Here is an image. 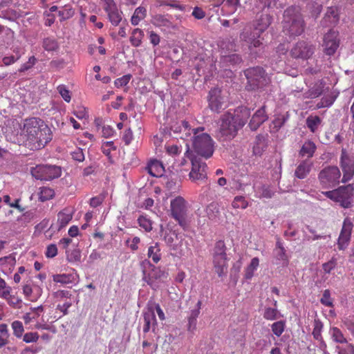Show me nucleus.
Here are the masks:
<instances>
[{
	"label": "nucleus",
	"mask_w": 354,
	"mask_h": 354,
	"mask_svg": "<svg viewBox=\"0 0 354 354\" xmlns=\"http://www.w3.org/2000/svg\"><path fill=\"white\" fill-rule=\"evenodd\" d=\"M146 16L147 9L143 6L138 7L135 10L131 18V22L132 25L137 26L141 20L144 19L146 17Z\"/></svg>",
	"instance_id": "39"
},
{
	"label": "nucleus",
	"mask_w": 354,
	"mask_h": 354,
	"mask_svg": "<svg viewBox=\"0 0 354 354\" xmlns=\"http://www.w3.org/2000/svg\"><path fill=\"white\" fill-rule=\"evenodd\" d=\"M339 46V39L338 32L333 30H330L324 36V52L328 55H333Z\"/></svg>",
	"instance_id": "14"
},
{
	"label": "nucleus",
	"mask_w": 354,
	"mask_h": 354,
	"mask_svg": "<svg viewBox=\"0 0 354 354\" xmlns=\"http://www.w3.org/2000/svg\"><path fill=\"white\" fill-rule=\"evenodd\" d=\"M321 100L316 104L317 109L328 108L331 106L337 98L339 93L336 89H330L328 87L322 93Z\"/></svg>",
	"instance_id": "19"
},
{
	"label": "nucleus",
	"mask_w": 354,
	"mask_h": 354,
	"mask_svg": "<svg viewBox=\"0 0 354 354\" xmlns=\"http://www.w3.org/2000/svg\"><path fill=\"white\" fill-rule=\"evenodd\" d=\"M250 116V110L245 106H239L233 113L229 111L223 115L216 133L218 139L221 141L233 139L239 129L245 125Z\"/></svg>",
	"instance_id": "2"
},
{
	"label": "nucleus",
	"mask_w": 354,
	"mask_h": 354,
	"mask_svg": "<svg viewBox=\"0 0 354 354\" xmlns=\"http://www.w3.org/2000/svg\"><path fill=\"white\" fill-rule=\"evenodd\" d=\"M348 189L350 191H353L354 190V185L349 184L346 186L340 187L338 189H335V190L325 192L323 194L328 198L337 202L338 200H340V198H339L340 194H342V193H343L344 191H348Z\"/></svg>",
	"instance_id": "31"
},
{
	"label": "nucleus",
	"mask_w": 354,
	"mask_h": 354,
	"mask_svg": "<svg viewBox=\"0 0 354 354\" xmlns=\"http://www.w3.org/2000/svg\"><path fill=\"white\" fill-rule=\"evenodd\" d=\"M165 275V272L159 268L153 269L147 276L144 277V280L154 290L158 288L156 280Z\"/></svg>",
	"instance_id": "27"
},
{
	"label": "nucleus",
	"mask_w": 354,
	"mask_h": 354,
	"mask_svg": "<svg viewBox=\"0 0 354 354\" xmlns=\"http://www.w3.org/2000/svg\"><path fill=\"white\" fill-rule=\"evenodd\" d=\"M282 28L283 32L290 37L299 36L304 32L305 22L298 7L290 6L285 10Z\"/></svg>",
	"instance_id": "3"
},
{
	"label": "nucleus",
	"mask_w": 354,
	"mask_h": 354,
	"mask_svg": "<svg viewBox=\"0 0 354 354\" xmlns=\"http://www.w3.org/2000/svg\"><path fill=\"white\" fill-rule=\"evenodd\" d=\"M325 88V82L323 80H318L309 86L308 90L304 93L306 98H316L320 96Z\"/></svg>",
	"instance_id": "22"
},
{
	"label": "nucleus",
	"mask_w": 354,
	"mask_h": 354,
	"mask_svg": "<svg viewBox=\"0 0 354 354\" xmlns=\"http://www.w3.org/2000/svg\"><path fill=\"white\" fill-rule=\"evenodd\" d=\"M36 60L37 59L34 56H31L26 63H24L21 66V68H19V71L25 72L28 71L35 64Z\"/></svg>",
	"instance_id": "63"
},
{
	"label": "nucleus",
	"mask_w": 354,
	"mask_h": 354,
	"mask_svg": "<svg viewBox=\"0 0 354 354\" xmlns=\"http://www.w3.org/2000/svg\"><path fill=\"white\" fill-rule=\"evenodd\" d=\"M22 131L26 138L25 145L32 150L44 147L52 140L50 129L37 118L26 120Z\"/></svg>",
	"instance_id": "1"
},
{
	"label": "nucleus",
	"mask_w": 354,
	"mask_h": 354,
	"mask_svg": "<svg viewBox=\"0 0 354 354\" xmlns=\"http://www.w3.org/2000/svg\"><path fill=\"white\" fill-rule=\"evenodd\" d=\"M338 354H354V346L348 344L346 347L337 346Z\"/></svg>",
	"instance_id": "64"
},
{
	"label": "nucleus",
	"mask_w": 354,
	"mask_h": 354,
	"mask_svg": "<svg viewBox=\"0 0 354 354\" xmlns=\"http://www.w3.org/2000/svg\"><path fill=\"white\" fill-rule=\"evenodd\" d=\"M353 191H344L339 196L340 200H338L337 202L340 203L341 205L344 208H348L351 205V199L352 196Z\"/></svg>",
	"instance_id": "49"
},
{
	"label": "nucleus",
	"mask_w": 354,
	"mask_h": 354,
	"mask_svg": "<svg viewBox=\"0 0 354 354\" xmlns=\"http://www.w3.org/2000/svg\"><path fill=\"white\" fill-rule=\"evenodd\" d=\"M313 167V162L309 160H305L301 161L297 165L295 175L299 179L305 178L310 173Z\"/></svg>",
	"instance_id": "25"
},
{
	"label": "nucleus",
	"mask_w": 354,
	"mask_h": 354,
	"mask_svg": "<svg viewBox=\"0 0 354 354\" xmlns=\"http://www.w3.org/2000/svg\"><path fill=\"white\" fill-rule=\"evenodd\" d=\"M259 265V259L257 257L252 259L250 263L245 270V278L246 279H250L254 276V272L257 270Z\"/></svg>",
	"instance_id": "44"
},
{
	"label": "nucleus",
	"mask_w": 354,
	"mask_h": 354,
	"mask_svg": "<svg viewBox=\"0 0 354 354\" xmlns=\"http://www.w3.org/2000/svg\"><path fill=\"white\" fill-rule=\"evenodd\" d=\"M263 317L267 320H275L281 317V314L276 308H265Z\"/></svg>",
	"instance_id": "47"
},
{
	"label": "nucleus",
	"mask_w": 354,
	"mask_h": 354,
	"mask_svg": "<svg viewBox=\"0 0 354 354\" xmlns=\"http://www.w3.org/2000/svg\"><path fill=\"white\" fill-rule=\"evenodd\" d=\"M31 174L37 180H51L59 178L62 171L59 167L55 165H40L32 168Z\"/></svg>",
	"instance_id": "9"
},
{
	"label": "nucleus",
	"mask_w": 354,
	"mask_h": 354,
	"mask_svg": "<svg viewBox=\"0 0 354 354\" xmlns=\"http://www.w3.org/2000/svg\"><path fill=\"white\" fill-rule=\"evenodd\" d=\"M131 75H126L116 79L114 82V84L117 88H120L126 86L131 79Z\"/></svg>",
	"instance_id": "62"
},
{
	"label": "nucleus",
	"mask_w": 354,
	"mask_h": 354,
	"mask_svg": "<svg viewBox=\"0 0 354 354\" xmlns=\"http://www.w3.org/2000/svg\"><path fill=\"white\" fill-rule=\"evenodd\" d=\"M187 151L185 154L189 157L192 162V169L189 174V178L196 182L197 180H202L207 178V165L203 162L200 157L192 154L189 151L190 146L188 143H186Z\"/></svg>",
	"instance_id": "8"
},
{
	"label": "nucleus",
	"mask_w": 354,
	"mask_h": 354,
	"mask_svg": "<svg viewBox=\"0 0 354 354\" xmlns=\"http://www.w3.org/2000/svg\"><path fill=\"white\" fill-rule=\"evenodd\" d=\"M74 211L71 207L64 208L57 214V223L59 229L64 227L67 225L73 218Z\"/></svg>",
	"instance_id": "26"
},
{
	"label": "nucleus",
	"mask_w": 354,
	"mask_h": 354,
	"mask_svg": "<svg viewBox=\"0 0 354 354\" xmlns=\"http://www.w3.org/2000/svg\"><path fill=\"white\" fill-rule=\"evenodd\" d=\"M14 335L17 337H21L24 333V326L21 322L15 321L12 324Z\"/></svg>",
	"instance_id": "59"
},
{
	"label": "nucleus",
	"mask_w": 354,
	"mask_h": 354,
	"mask_svg": "<svg viewBox=\"0 0 354 354\" xmlns=\"http://www.w3.org/2000/svg\"><path fill=\"white\" fill-rule=\"evenodd\" d=\"M147 256L151 258L153 263H157L161 259V253L160 245L158 243H154L148 248Z\"/></svg>",
	"instance_id": "37"
},
{
	"label": "nucleus",
	"mask_w": 354,
	"mask_h": 354,
	"mask_svg": "<svg viewBox=\"0 0 354 354\" xmlns=\"http://www.w3.org/2000/svg\"><path fill=\"white\" fill-rule=\"evenodd\" d=\"M57 91L62 98L66 102H70L71 100V92L68 89H67L65 85H59L57 86Z\"/></svg>",
	"instance_id": "58"
},
{
	"label": "nucleus",
	"mask_w": 354,
	"mask_h": 354,
	"mask_svg": "<svg viewBox=\"0 0 354 354\" xmlns=\"http://www.w3.org/2000/svg\"><path fill=\"white\" fill-rule=\"evenodd\" d=\"M248 206V202L243 196H236L234 198L232 202V207L234 209H244Z\"/></svg>",
	"instance_id": "46"
},
{
	"label": "nucleus",
	"mask_w": 354,
	"mask_h": 354,
	"mask_svg": "<svg viewBox=\"0 0 354 354\" xmlns=\"http://www.w3.org/2000/svg\"><path fill=\"white\" fill-rule=\"evenodd\" d=\"M43 310L44 308L42 306L31 308L30 312L26 313L23 316L25 324H30L32 320L37 319L40 316V313L43 312Z\"/></svg>",
	"instance_id": "38"
},
{
	"label": "nucleus",
	"mask_w": 354,
	"mask_h": 354,
	"mask_svg": "<svg viewBox=\"0 0 354 354\" xmlns=\"http://www.w3.org/2000/svg\"><path fill=\"white\" fill-rule=\"evenodd\" d=\"M148 172L154 177H160L165 171L162 164L158 160H151L147 166Z\"/></svg>",
	"instance_id": "32"
},
{
	"label": "nucleus",
	"mask_w": 354,
	"mask_h": 354,
	"mask_svg": "<svg viewBox=\"0 0 354 354\" xmlns=\"http://www.w3.org/2000/svg\"><path fill=\"white\" fill-rule=\"evenodd\" d=\"M256 192L260 198L262 197L269 198H271L273 195V192L267 185H262L258 187L256 190Z\"/></svg>",
	"instance_id": "53"
},
{
	"label": "nucleus",
	"mask_w": 354,
	"mask_h": 354,
	"mask_svg": "<svg viewBox=\"0 0 354 354\" xmlns=\"http://www.w3.org/2000/svg\"><path fill=\"white\" fill-rule=\"evenodd\" d=\"M333 339L337 343H346L347 340L344 337L342 331L337 327H333L330 330Z\"/></svg>",
	"instance_id": "48"
},
{
	"label": "nucleus",
	"mask_w": 354,
	"mask_h": 354,
	"mask_svg": "<svg viewBox=\"0 0 354 354\" xmlns=\"http://www.w3.org/2000/svg\"><path fill=\"white\" fill-rule=\"evenodd\" d=\"M286 119L284 117H279L272 121L270 126L271 131L273 132L277 131L285 123Z\"/></svg>",
	"instance_id": "61"
},
{
	"label": "nucleus",
	"mask_w": 354,
	"mask_h": 354,
	"mask_svg": "<svg viewBox=\"0 0 354 354\" xmlns=\"http://www.w3.org/2000/svg\"><path fill=\"white\" fill-rule=\"evenodd\" d=\"M74 14V11L69 6H66L63 9L59 10L58 15L60 17V20H65L71 17Z\"/></svg>",
	"instance_id": "57"
},
{
	"label": "nucleus",
	"mask_w": 354,
	"mask_h": 354,
	"mask_svg": "<svg viewBox=\"0 0 354 354\" xmlns=\"http://www.w3.org/2000/svg\"><path fill=\"white\" fill-rule=\"evenodd\" d=\"M268 118V116L266 113V106H263L252 115V119L249 123V127L251 130L255 131L260 127L261 124L266 121Z\"/></svg>",
	"instance_id": "20"
},
{
	"label": "nucleus",
	"mask_w": 354,
	"mask_h": 354,
	"mask_svg": "<svg viewBox=\"0 0 354 354\" xmlns=\"http://www.w3.org/2000/svg\"><path fill=\"white\" fill-rule=\"evenodd\" d=\"M205 216L209 220L217 222L220 218L219 206L216 203H211L205 209Z\"/></svg>",
	"instance_id": "30"
},
{
	"label": "nucleus",
	"mask_w": 354,
	"mask_h": 354,
	"mask_svg": "<svg viewBox=\"0 0 354 354\" xmlns=\"http://www.w3.org/2000/svg\"><path fill=\"white\" fill-rule=\"evenodd\" d=\"M321 122L322 120L317 115H309L306 119V125L313 133L317 131Z\"/></svg>",
	"instance_id": "45"
},
{
	"label": "nucleus",
	"mask_w": 354,
	"mask_h": 354,
	"mask_svg": "<svg viewBox=\"0 0 354 354\" xmlns=\"http://www.w3.org/2000/svg\"><path fill=\"white\" fill-rule=\"evenodd\" d=\"M272 17L268 14H262L257 21L252 24L254 29H257L263 33L270 25Z\"/></svg>",
	"instance_id": "29"
},
{
	"label": "nucleus",
	"mask_w": 354,
	"mask_h": 354,
	"mask_svg": "<svg viewBox=\"0 0 354 354\" xmlns=\"http://www.w3.org/2000/svg\"><path fill=\"white\" fill-rule=\"evenodd\" d=\"M353 223L350 218H346L343 222L342 228L338 238L337 245L339 250H344L348 245Z\"/></svg>",
	"instance_id": "16"
},
{
	"label": "nucleus",
	"mask_w": 354,
	"mask_h": 354,
	"mask_svg": "<svg viewBox=\"0 0 354 354\" xmlns=\"http://www.w3.org/2000/svg\"><path fill=\"white\" fill-rule=\"evenodd\" d=\"M165 241L167 245L173 249L177 246V235L174 232L166 233L164 237Z\"/></svg>",
	"instance_id": "52"
},
{
	"label": "nucleus",
	"mask_w": 354,
	"mask_h": 354,
	"mask_svg": "<svg viewBox=\"0 0 354 354\" xmlns=\"http://www.w3.org/2000/svg\"><path fill=\"white\" fill-rule=\"evenodd\" d=\"M353 223L350 218H346L343 222L342 228L338 238L337 245L339 250H344L348 245Z\"/></svg>",
	"instance_id": "15"
},
{
	"label": "nucleus",
	"mask_w": 354,
	"mask_h": 354,
	"mask_svg": "<svg viewBox=\"0 0 354 354\" xmlns=\"http://www.w3.org/2000/svg\"><path fill=\"white\" fill-rule=\"evenodd\" d=\"M339 21L338 10L335 7H330L328 8L324 18L323 19V24L324 26H334Z\"/></svg>",
	"instance_id": "28"
},
{
	"label": "nucleus",
	"mask_w": 354,
	"mask_h": 354,
	"mask_svg": "<svg viewBox=\"0 0 354 354\" xmlns=\"http://www.w3.org/2000/svg\"><path fill=\"white\" fill-rule=\"evenodd\" d=\"M245 74L248 82L257 87H263L270 82V77L261 67L249 68L245 71Z\"/></svg>",
	"instance_id": "11"
},
{
	"label": "nucleus",
	"mask_w": 354,
	"mask_h": 354,
	"mask_svg": "<svg viewBox=\"0 0 354 354\" xmlns=\"http://www.w3.org/2000/svg\"><path fill=\"white\" fill-rule=\"evenodd\" d=\"M320 302L322 304L327 307L333 306V301L330 297V292L329 290L326 289L323 292L322 297L320 299Z\"/></svg>",
	"instance_id": "55"
},
{
	"label": "nucleus",
	"mask_w": 354,
	"mask_h": 354,
	"mask_svg": "<svg viewBox=\"0 0 354 354\" xmlns=\"http://www.w3.org/2000/svg\"><path fill=\"white\" fill-rule=\"evenodd\" d=\"M323 325L322 322L319 321H315L314 324V328L313 331V335L315 339L317 340H321L322 339V329Z\"/></svg>",
	"instance_id": "60"
},
{
	"label": "nucleus",
	"mask_w": 354,
	"mask_h": 354,
	"mask_svg": "<svg viewBox=\"0 0 354 354\" xmlns=\"http://www.w3.org/2000/svg\"><path fill=\"white\" fill-rule=\"evenodd\" d=\"M227 248L223 241H218L212 250V263L215 272L219 277L225 276L227 272L228 261Z\"/></svg>",
	"instance_id": "5"
},
{
	"label": "nucleus",
	"mask_w": 354,
	"mask_h": 354,
	"mask_svg": "<svg viewBox=\"0 0 354 354\" xmlns=\"http://www.w3.org/2000/svg\"><path fill=\"white\" fill-rule=\"evenodd\" d=\"M340 165L343 171L342 182L346 183L354 175V158L348 156L344 149L342 150Z\"/></svg>",
	"instance_id": "12"
},
{
	"label": "nucleus",
	"mask_w": 354,
	"mask_h": 354,
	"mask_svg": "<svg viewBox=\"0 0 354 354\" xmlns=\"http://www.w3.org/2000/svg\"><path fill=\"white\" fill-rule=\"evenodd\" d=\"M189 123L186 121H180L174 122L171 126V130L174 134H179L180 138L187 140L193 134V130Z\"/></svg>",
	"instance_id": "17"
},
{
	"label": "nucleus",
	"mask_w": 354,
	"mask_h": 354,
	"mask_svg": "<svg viewBox=\"0 0 354 354\" xmlns=\"http://www.w3.org/2000/svg\"><path fill=\"white\" fill-rule=\"evenodd\" d=\"M143 37V31L140 28H136L132 31L130 42L133 46L138 47L141 45Z\"/></svg>",
	"instance_id": "43"
},
{
	"label": "nucleus",
	"mask_w": 354,
	"mask_h": 354,
	"mask_svg": "<svg viewBox=\"0 0 354 354\" xmlns=\"http://www.w3.org/2000/svg\"><path fill=\"white\" fill-rule=\"evenodd\" d=\"M12 288H7L6 291H3L1 293V297L6 299L8 304L13 308H20V304L22 302V300L15 296L11 295Z\"/></svg>",
	"instance_id": "34"
},
{
	"label": "nucleus",
	"mask_w": 354,
	"mask_h": 354,
	"mask_svg": "<svg viewBox=\"0 0 354 354\" xmlns=\"http://www.w3.org/2000/svg\"><path fill=\"white\" fill-rule=\"evenodd\" d=\"M54 196V191L49 187H41L39 192V198L41 201L44 202L50 199Z\"/></svg>",
	"instance_id": "51"
},
{
	"label": "nucleus",
	"mask_w": 354,
	"mask_h": 354,
	"mask_svg": "<svg viewBox=\"0 0 354 354\" xmlns=\"http://www.w3.org/2000/svg\"><path fill=\"white\" fill-rule=\"evenodd\" d=\"M203 127L196 128L192 135V148L196 156L209 158L214 153V141L210 136L203 133Z\"/></svg>",
	"instance_id": "4"
},
{
	"label": "nucleus",
	"mask_w": 354,
	"mask_h": 354,
	"mask_svg": "<svg viewBox=\"0 0 354 354\" xmlns=\"http://www.w3.org/2000/svg\"><path fill=\"white\" fill-rule=\"evenodd\" d=\"M144 317V326L143 332L148 333L151 327H154L156 325V319L154 313V310L152 308H149L143 313Z\"/></svg>",
	"instance_id": "24"
},
{
	"label": "nucleus",
	"mask_w": 354,
	"mask_h": 354,
	"mask_svg": "<svg viewBox=\"0 0 354 354\" xmlns=\"http://www.w3.org/2000/svg\"><path fill=\"white\" fill-rule=\"evenodd\" d=\"M77 273L72 274H62L53 275V281L56 283H72L77 281Z\"/></svg>",
	"instance_id": "35"
},
{
	"label": "nucleus",
	"mask_w": 354,
	"mask_h": 354,
	"mask_svg": "<svg viewBox=\"0 0 354 354\" xmlns=\"http://www.w3.org/2000/svg\"><path fill=\"white\" fill-rule=\"evenodd\" d=\"M138 222L140 227L146 232H150L152 230V222L150 219L144 216H140L138 218Z\"/></svg>",
	"instance_id": "54"
},
{
	"label": "nucleus",
	"mask_w": 354,
	"mask_h": 354,
	"mask_svg": "<svg viewBox=\"0 0 354 354\" xmlns=\"http://www.w3.org/2000/svg\"><path fill=\"white\" fill-rule=\"evenodd\" d=\"M188 205L182 196H177L170 201V213L178 224L183 227L187 226Z\"/></svg>",
	"instance_id": "7"
},
{
	"label": "nucleus",
	"mask_w": 354,
	"mask_h": 354,
	"mask_svg": "<svg viewBox=\"0 0 354 354\" xmlns=\"http://www.w3.org/2000/svg\"><path fill=\"white\" fill-rule=\"evenodd\" d=\"M267 147L266 138L264 136L259 135L253 147V153L256 156H260Z\"/></svg>",
	"instance_id": "36"
},
{
	"label": "nucleus",
	"mask_w": 354,
	"mask_h": 354,
	"mask_svg": "<svg viewBox=\"0 0 354 354\" xmlns=\"http://www.w3.org/2000/svg\"><path fill=\"white\" fill-rule=\"evenodd\" d=\"M151 22L158 27L169 28L171 26V22L167 17L162 15H156L153 16Z\"/></svg>",
	"instance_id": "42"
},
{
	"label": "nucleus",
	"mask_w": 354,
	"mask_h": 354,
	"mask_svg": "<svg viewBox=\"0 0 354 354\" xmlns=\"http://www.w3.org/2000/svg\"><path fill=\"white\" fill-rule=\"evenodd\" d=\"M261 34L259 30L254 29L252 24H248L241 32L240 39L248 44L251 53H257V49L260 50L263 48V38L261 37Z\"/></svg>",
	"instance_id": "6"
},
{
	"label": "nucleus",
	"mask_w": 354,
	"mask_h": 354,
	"mask_svg": "<svg viewBox=\"0 0 354 354\" xmlns=\"http://www.w3.org/2000/svg\"><path fill=\"white\" fill-rule=\"evenodd\" d=\"M23 294L26 298L30 301H34L41 295L42 290L37 286L32 287L30 283H27L23 286Z\"/></svg>",
	"instance_id": "23"
},
{
	"label": "nucleus",
	"mask_w": 354,
	"mask_h": 354,
	"mask_svg": "<svg viewBox=\"0 0 354 354\" xmlns=\"http://www.w3.org/2000/svg\"><path fill=\"white\" fill-rule=\"evenodd\" d=\"M240 0H223L222 2V12L223 15H230L234 14L240 5Z\"/></svg>",
	"instance_id": "33"
},
{
	"label": "nucleus",
	"mask_w": 354,
	"mask_h": 354,
	"mask_svg": "<svg viewBox=\"0 0 354 354\" xmlns=\"http://www.w3.org/2000/svg\"><path fill=\"white\" fill-rule=\"evenodd\" d=\"M106 13L107 14L109 21L114 26H118L122 19V12L118 8L109 11Z\"/></svg>",
	"instance_id": "40"
},
{
	"label": "nucleus",
	"mask_w": 354,
	"mask_h": 354,
	"mask_svg": "<svg viewBox=\"0 0 354 354\" xmlns=\"http://www.w3.org/2000/svg\"><path fill=\"white\" fill-rule=\"evenodd\" d=\"M285 323L282 321H279L273 323L271 326L272 331L277 336L280 337L284 331Z\"/></svg>",
	"instance_id": "56"
},
{
	"label": "nucleus",
	"mask_w": 354,
	"mask_h": 354,
	"mask_svg": "<svg viewBox=\"0 0 354 354\" xmlns=\"http://www.w3.org/2000/svg\"><path fill=\"white\" fill-rule=\"evenodd\" d=\"M209 106L212 111L219 112L223 109V98L221 91L218 88H214L209 93Z\"/></svg>",
	"instance_id": "18"
},
{
	"label": "nucleus",
	"mask_w": 354,
	"mask_h": 354,
	"mask_svg": "<svg viewBox=\"0 0 354 354\" xmlns=\"http://www.w3.org/2000/svg\"><path fill=\"white\" fill-rule=\"evenodd\" d=\"M341 176L337 167L330 166L322 169L319 174V181L324 188L335 187L339 183Z\"/></svg>",
	"instance_id": "10"
},
{
	"label": "nucleus",
	"mask_w": 354,
	"mask_h": 354,
	"mask_svg": "<svg viewBox=\"0 0 354 354\" xmlns=\"http://www.w3.org/2000/svg\"><path fill=\"white\" fill-rule=\"evenodd\" d=\"M43 47L47 51H54L58 48V44L55 39L47 37L43 40Z\"/></svg>",
	"instance_id": "50"
},
{
	"label": "nucleus",
	"mask_w": 354,
	"mask_h": 354,
	"mask_svg": "<svg viewBox=\"0 0 354 354\" xmlns=\"http://www.w3.org/2000/svg\"><path fill=\"white\" fill-rule=\"evenodd\" d=\"M202 301H198L196 304L195 308L190 310L187 317V329L189 333H194L196 330L197 326V318L200 314V310L201 308Z\"/></svg>",
	"instance_id": "21"
},
{
	"label": "nucleus",
	"mask_w": 354,
	"mask_h": 354,
	"mask_svg": "<svg viewBox=\"0 0 354 354\" xmlns=\"http://www.w3.org/2000/svg\"><path fill=\"white\" fill-rule=\"evenodd\" d=\"M315 149H316L315 145L313 142H311V141L306 142L303 145V146L299 151V154L303 157H306V158H309L313 156Z\"/></svg>",
	"instance_id": "41"
},
{
	"label": "nucleus",
	"mask_w": 354,
	"mask_h": 354,
	"mask_svg": "<svg viewBox=\"0 0 354 354\" xmlns=\"http://www.w3.org/2000/svg\"><path fill=\"white\" fill-rule=\"evenodd\" d=\"M290 53L295 58L307 59L314 53V47L306 41H299L291 49Z\"/></svg>",
	"instance_id": "13"
}]
</instances>
